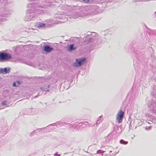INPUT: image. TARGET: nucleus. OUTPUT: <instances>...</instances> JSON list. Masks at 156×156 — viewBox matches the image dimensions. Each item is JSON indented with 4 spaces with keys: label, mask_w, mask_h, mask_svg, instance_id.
<instances>
[{
    "label": "nucleus",
    "mask_w": 156,
    "mask_h": 156,
    "mask_svg": "<svg viewBox=\"0 0 156 156\" xmlns=\"http://www.w3.org/2000/svg\"><path fill=\"white\" fill-rule=\"evenodd\" d=\"M29 9L27 11V12L30 14L32 13H36L34 14H29L24 18L26 21H30L37 16L36 14H40L43 13V11L39 9V5L37 3H29L27 5Z\"/></svg>",
    "instance_id": "obj_1"
},
{
    "label": "nucleus",
    "mask_w": 156,
    "mask_h": 156,
    "mask_svg": "<svg viewBox=\"0 0 156 156\" xmlns=\"http://www.w3.org/2000/svg\"><path fill=\"white\" fill-rule=\"evenodd\" d=\"M124 112L122 109H119L116 115V120L118 123L122 122L123 118Z\"/></svg>",
    "instance_id": "obj_2"
},
{
    "label": "nucleus",
    "mask_w": 156,
    "mask_h": 156,
    "mask_svg": "<svg viewBox=\"0 0 156 156\" xmlns=\"http://www.w3.org/2000/svg\"><path fill=\"white\" fill-rule=\"evenodd\" d=\"M12 55L6 52H1V61H8L12 58Z\"/></svg>",
    "instance_id": "obj_3"
},
{
    "label": "nucleus",
    "mask_w": 156,
    "mask_h": 156,
    "mask_svg": "<svg viewBox=\"0 0 156 156\" xmlns=\"http://www.w3.org/2000/svg\"><path fill=\"white\" fill-rule=\"evenodd\" d=\"M85 60V58L76 59V62L74 63L73 66L75 67L80 66L82 64Z\"/></svg>",
    "instance_id": "obj_4"
},
{
    "label": "nucleus",
    "mask_w": 156,
    "mask_h": 156,
    "mask_svg": "<svg viewBox=\"0 0 156 156\" xmlns=\"http://www.w3.org/2000/svg\"><path fill=\"white\" fill-rule=\"evenodd\" d=\"M150 109L153 111V112L156 114V101L151 103L149 105Z\"/></svg>",
    "instance_id": "obj_5"
},
{
    "label": "nucleus",
    "mask_w": 156,
    "mask_h": 156,
    "mask_svg": "<svg viewBox=\"0 0 156 156\" xmlns=\"http://www.w3.org/2000/svg\"><path fill=\"white\" fill-rule=\"evenodd\" d=\"M53 50V48L50 47L48 45H45L44 46L43 50L47 52H50L51 51Z\"/></svg>",
    "instance_id": "obj_6"
},
{
    "label": "nucleus",
    "mask_w": 156,
    "mask_h": 156,
    "mask_svg": "<svg viewBox=\"0 0 156 156\" xmlns=\"http://www.w3.org/2000/svg\"><path fill=\"white\" fill-rule=\"evenodd\" d=\"M10 69H7L6 68H5L4 69L1 68V73H3L5 74L7 73H9L10 72Z\"/></svg>",
    "instance_id": "obj_7"
},
{
    "label": "nucleus",
    "mask_w": 156,
    "mask_h": 156,
    "mask_svg": "<svg viewBox=\"0 0 156 156\" xmlns=\"http://www.w3.org/2000/svg\"><path fill=\"white\" fill-rule=\"evenodd\" d=\"M76 48V46L74 44H73L67 47V50L69 51H71L75 49Z\"/></svg>",
    "instance_id": "obj_8"
},
{
    "label": "nucleus",
    "mask_w": 156,
    "mask_h": 156,
    "mask_svg": "<svg viewBox=\"0 0 156 156\" xmlns=\"http://www.w3.org/2000/svg\"><path fill=\"white\" fill-rule=\"evenodd\" d=\"M9 15L5 13V14H2L1 15V21H5L7 20L6 18H3V17H7Z\"/></svg>",
    "instance_id": "obj_9"
},
{
    "label": "nucleus",
    "mask_w": 156,
    "mask_h": 156,
    "mask_svg": "<svg viewBox=\"0 0 156 156\" xmlns=\"http://www.w3.org/2000/svg\"><path fill=\"white\" fill-rule=\"evenodd\" d=\"M2 105L4 107L2 108H1V109H3L5 107L9 106L7 104V101H5L2 102Z\"/></svg>",
    "instance_id": "obj_10"
},
{
    "label": "nucleus",
    "mask_w": 156,
    "mask_h": 156,
    "mask_svg": "<svg viewBox=\"0 0 156 156\" xmlns=\"http://www.w3.org/2000/svg\"><path fill=\"white\" fill-rule=\"evenodd\" d=\"M45 26V25L44 23H39L38 24H37V26L39 28H43Z\"/></svg>",
    "instance_id": "obj_11"
},
{
    "label": "nucleus",
    "mask_w": 156,
    "mask_h": 156,
    "mask_svg": "<svg viewBox=\"0 0 156 156\" xmlns=\"http://www.w3.org/2000/svg\"><path fill=\"white\" fill-rule=\"evenodd\" d=\"M102 120L103 119L101 118V116L99 117L98 119L96 121V124L97 125L98 123H99L101 121H102Z\"/></svg>",
    "instance_id": "obj_12"
},
{
    "label": "nucleus",
    "mask_w": 156,
    "mask_h": 156,
    "mask_svg": "<svg viewBox=\"0 0 156 156\" xmlns=\"http://www.w3.org/2000/svg\"><path fill=\"white\" fill-rule=\"evenodd\" d=\"M105 151H102L101 150H98L97 151V154H100V156H102L103 155V153H104Z\"/></svg>",
    "instance_id": "obj_13"
},
{
    "label": "nucleus",
    "mask_w": 156,
    "mask_h": 156,
    "mask_svg": "<svg viewBox=\"0 0 156 156\" xmlns=\"http://www.w3.org/2000/svg\"><path fill=\"white\" fill-rule=\"evenodd\" d=\"M20 84V82L17 81L16 82H14L13 84V86L14 87H17Z\"/></svg>",
    "instance_id": "obj_14"
},
{
    "label": "nucleus",
    "mask_w": 156,
    "mask_h": 156,
    "mask_svg": "<svg viewBox=\"0 0 156 156\" xmlns=\"http://www.w3.org/2000/svg\"><path fill=\"white\" fill-rule=\"evenodd\" d=\"M120 143L121 144H128V142L127 141H124L123 140L121 139L120 141Z\"/></svg>",
    "instance_id": "obj_15"
},
{
    "label": "nucleus",
    "mask_w": 156,
    "mask_h": 156,
    "mask_svg": "<svg viewBox=\"0 0 156 156\" xmlns=\"http://www.w3.org/2000/svg\"><path fill=\"white\" fill-rule=\"evenodd\" d=\"M41 129H37L36 130H34L33 131V133L34 132V133H37V131L39 132H40V131H39V130H41ZM32 133H30L31 134H32Z\"/></svg>",
    "instance_id": "obj_16"
},
{
    "label": "nucleus",
    "mask_w": 156,
    "mask_h": 156,
    "mask_svg": "<svg viewBox=\"0 0 156 156\" xmlns=\"http://www.w3.org/2000/svg\"><path fill=\"white\" fill-rule=\"evenodd\" d=\"M41 89L43 90H44V91H49V90L48 89H46V90H45V89H43V88H41Z\"/></svg>",
    "instance_id": "obj_17"
},
{
    "label": "nucleus",
    "mask_w": 156,
    "mask_h": 156,
    "mask_svg": "<svg viewBox=\"0 0 156 156\" xmlns=\"http://www.w3.org/2000/svg\"><path fill=\"white\" fill-rule=\"evenodd\" d=\"M33 30H34V31H32L34 33H37L38 31L37 30H34L33 29H32Z\"/></svg>",
    "instance_id": "obj_18"
},
{
    "label": "nucleus",
    "mask_w": 156,
    "mask_h": 156,
    "mask_svg": "<svg viewBox=\"0 0 156 156\" xmlns=\"http://www.w3.org/2000/svg\"><path fill=\"white\" fill-rule=\"evenodd\" d=\"M60 155V154H55L54 155V156H59Z\"/></svg>",
    "instance_id": "obj_19"
},
{
    "label": "nucleus",
    "mask_w": 156,
    "mask_h": 156,
    "mask_svg": "<svg viewBox=\"0 0 156 156\" xmlns=\"http://www.w3.org/2000/svg\"><path fill=\"white\" fill-rule=\"evenodd\" d=\"M116 154H117V153H116V152H115V153L114 154H113L112 155L110 154V155L111 156H113L114 155Z\"/></svg>",
    "instance_id": "obj_20"
},
{
    "label": "nucleus",
    "mask_w": 156,
    "mask_h": 156,
    "mask_svg": "<svg viewBox=\"0 0 156 156\" xmlns=\"http://www.w3.org/2000/svg\"><path fill=\"white\" fill-rule=\"evenodd\" d=\"M84 2H89V0H83Z\"/></svg>",
    "instance_id": "obj_21"
},
{
    "label": "nucleus",
    "mask_w": 156,
    "mask_h": 156,
    "mask_svg": "<svg viewBox=\"0 0 156 156\" xmlns=\"http://www.w3.org/2000/svg\"><path fill=\"white\" fill-rule=\"evenodd\" d=\"M112 151H110V152L111 153L112 152Z\"/></svg>",
    "instance_id": "obj_22"
}]
</instances>
